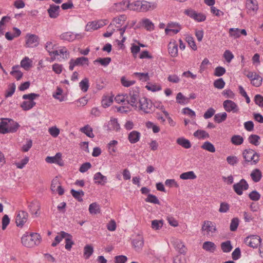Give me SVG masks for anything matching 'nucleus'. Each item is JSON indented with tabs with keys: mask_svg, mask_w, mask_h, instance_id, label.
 Instances as JSON below:
<instances>
[{
	"mask_svg": "<svg viewBox=\"0 0 263 263\" xmlns=\"http://www.w3.org/2000/svg\"><path fill=\"white\" fill-rule=\"evenodd\" d=\"M20 126L19 124L13 119H3L0 122V134H5L15 133Z\"/></svg>",
	"mask_w": 263,
	"mask_h": 263,
	"instance_id": "1",
	"label": "nucleus"
},
{
	"mask_svg": "<svg viewBox=\"0 0 263 263\" xmlns=\"http://www.w3.org/2000/svg\"><path fill=\"white\" fill-rule=\"evenodd\" d=\"M21 240L22 243L24 246L32 248L40 243L41 237L36 233H31L29 235L26 233L22 236Z\"/></svg>",
	"mask_w": 263,
	"mask_h": 263,
	"instance_id": "2",
	"label": "nucleus"
},
{
	"mask_svg": "<svg viewBox=\"0 0 263 263\" xmlns=\"http://www.w3.org/2000/svg\"><path fill=\"white\" fill-rule=\"evenodd\" d=\"M242 156L245 159L243 163L244 165L249 163L251 165H255L259 161V154L251 148L245 149L242 153Z\"/></svg>",
	"mask_w": 263,
	"mask_h": 263,
	"instance_id": "3",
	"label": "nucleus"
},
{
	"mask_svg": "<svg viewBox=\"0 0 263 263\" xmlns=\"http://www.w3.org/2000/svg\"><path fill=\"white\" fill-rule=\"evenodd\" d=\"M216 231V227L214 222L209 220H205L203 222L201 227V231L203 235L207 237H212Z\"/></svg>",
	"mask_w": 263,
	"mask_h": 263,
	"instance_id": "4",
	"label": "nucleus"
},
{
	"mask_svg": "<svg viewBox=\"0 0 263 263\" xmlns=\"http://www.w3.org/2000/svg\"><path fill=\"white\" fill-rule=\"evenodd\" d=\"M139 107L145 113L148 114L152 111L153 104L151 100L145 97L139 99Z\"/></svg>",
	"mask_w": 263,
	"mask_h": 263,
	"instance_id": "5",
	"label": "nucleus"
},
{
	"mask_svg": "<svg viewBox=\"0 0 263 263\" xmlns=\"http://www.w3.org/2000/svg\"><path fill=\"white\" fill-rule=\"evenodd\" d=\"M261 239L260 237L256 235H251L247 237L244 240L245 243L248 246L257 248L260 244Z\"/></svg>",
	"mask_w": 263,
	"mask_h": 263,
	"instance_id": "6",
	"label": "nucleus"
},
{
	"mask_svg": "<svg viewBox=\"0 0 263 263\" xmlns=\"http://www.w3.org/2000/svg\"><path fill=\"white\" fill-rule=\"evenodd\" d=\"M69 64V69L70 70L72 71L75 66H83L84 64L88 65L89 61L87 58L81 57L78 58L76 59H71L70 60Z\"/></svg>",
	"mask_w": 263,
	"mask_h": 263,
	"instance_id": "7",
	"label": "nucleus"
},
{
	"mask_svg": "<svg viewBox=\"0 0 263 263\" xmlns=\"http://www.w3.org/2000/svg\"><path fill=\"white\" fill-rule=\"evenodd\" d=\"M233 187L237 195H241L243 190H247L249 189V184L245 179H242L239 182L234 184Z\"/></svg>",
	"mask_w": 263,
	"mask_h": 263,
	"instance_id": "8",
	"label": "nucleus"
},
{
	"mask_svg": "<svg viewBox=\"0 0 263 263\" xmlns=\"http://www.w3.org/2000/svg\"><path fill=\"white\" fill-rule=\"evenodd\" d=\"M128 98L127 99V102L128 104H130L133 107H137L138 102L139 99V92L137 88L133 89L130 91Z\"/></svg>",
	"mask_w": 263,
	"mask_h": 263,
	"instance_id": "9",
	"label": "nucleus"
},
{
	"mask_svg": "<svg viewBox=\"0 0 263 263\" xmlns=\"http://www.w3.org/2000/svg\"><path fill=\"white\" fill-rule=\"evenodd\" d=\"M28 214L24 211H20L16 215L15 222L16 226L22 227L27 221Z\"/></svg>",
	"mask_w": 263,
	"mask_h": 263,
	"instance_id": "10",
	"label": "nucleus"
},
{
	"mask_svg": "<svg viewBox=\"0 0 263 263\" xmlns=\"http://www.w3.org/2000/svg\"><path fill=\"white\" fill-rule=\"evenodd\" d=\"M223 106L224 109L227 112L232 111L233 112H237L239 111V108L237 105L233 101L227 100L223 103Z\"/></svg>",
	"mask_w": 263,
	"mask_h": 263,
	"instance_id": "11",
	"label": "nucleus"
},
{
	"mask_svg": "<svg viewBox=\"0 0 263 263\" xmlns=\"http://www.w3.org/2000/svg\"><path fill=\"white\" fill-rule=\"evenodd\" d=\"M39 44V38L35 34H27L26 35V45L27 47H36Z\"/></svg>",
	"mask_w": 263,
	"mask_h": 263,
	"instance_id": "12",
	"label": "nucleus"
},
{
	"mask_svg": "<svg viewBox=\"0 0 263 263\" xmlns=\"http://www.w3.org/2000/svg\"><path fill=\"white\" fill-rule=\"evenodd\" d=\"M62 238L65 239V249L67 250H70L72 246L74 244L72 240V236L70 234H68L64 231H61L60 233Z\"/></svg>",
	"mask_w": 263,
	"mask_h": 263,
	"instance_id": "13",
	"label": "nucleus"
},
{
	"mask_svg": "<svg viewBox=\"0 0 263 263\" xmlns=\"http://www.w3.org/2000/svg\"><path fill=\"white\" fill-rule=\"evenodd\" d=\"M62 154L60 153H58L54 156L50 157L48 156L46 158V161L49 163H55L60 166L63 165V162L61 158Z\"/></svg>",
	"mask_w": 263,
	"mask_h": 263,
	"instance_id": "14",
	"label": "nucleus"
},
{
	"mask_svg": "<svg viewBox=\"0 0 263 263\" xmlns=\"http://www.w3.org/2000/svg\"><path fill=\"white\" fill-rule=\"evenodd\" d=\"M174 248L180 254H184L186 253V248L182 242L178 239H174L172 241Z\"/></svg>",
	"mask_w": 263,
	"mask_h": 263,
	"instance_id": "15",
	"label": "nucleus"
},
{
	"mask_svg": "<svg viewBox=\"0 0 263 263\" xmlns=\"http://www.w3.org/2000/svg\"><path fill=\"white\" fill-rule=\"evenodd\" d=\"M28 208L30 212L32 214L35 215L36 217H38L39 216L40 213H39V211L40 210L41 205L39 201L36 200L32 201L28 205Z\"/></svg>",
	"mask_w": 263,
	"mask_h": 263,
	"instance_id": "16",
	"label": "nucleus"
},
{
	"mask_svg": "<svg viewBox=\"0 0 263 263\" xmlns=\"http://www.w3.org/2000/svg\"><path fill=\"white\" fill-rule=\"evenodd\" d=\"M157 6L156 3L148 2L145 1H142V4L140 5L141 12H146L147 11L152 10L155 9Z\"/></svg>",
	"mask_w": 263,
	"mask_h": 263,
	"instance_id": "17",
	"label": "nucleus"
},
{
	"mask_svg": "<svg viewBox=\"0 0 263 263\" xmlns=\"http://www.w3.org/2000/svg\"><path fill=\"white\" fill-rule=\"evenodd\" d=\"M168 51L169 54L172 57H176L178 55V44L175 41L169 43Z\"/></svg>",
	"mask_w": 263,
	"mask_h": 263,
	"instance_id": "18",
	"label": "nucleus"
},
{
	"mask_svg": "<svg viewBox=\"0 0 263 263\" xmlns=\"http://www.w3.org/2000/svg\"><path fill=\"white\" fill-rule=\"evenodd\" d=\"M60 7L54 4L50 5L48 9V13L51 18H55L59 15Z\"/></svg>",
	"mask_w": 263,
	"mask_h": 263,
	"instance_id": "19",
	"label": "nucleus"
},
{
	"mask_svg": "<svg viewBox=\"0 0 263 263\" xmlns=\"http://www.w3.org/2000/svg\"><path fill=\"white\" fill-rule=\"evenodd\" d=\"M141 134L136 130H133L128 135V139L130 143L134 144L140 140Z\"/></svg>",
	"mask_w": 263,
	"mask_h": 263,
	"instance_id": "20",
	"label": "nucleus"
},
{
	"mask_svg": "<svg viewBox=\"0 0 263 263\" xmlns=\"http://www.w3.org/2000/svg\"><path fill=\"white\" fill-rule=\"evenodd\" d=\"M95 182L98 184L104 185L107 182V177L103 175L100 172L96 173L93 177Z\"/></svg>",
	"mask_w": 263,
	"mask_h": 263,
	"instance_id": "21",
	"label": "nucleus"
},
{
	"mask_svg": "<svg viewBox=\"0 0 263 263\" xmlns=\"http://www.w3.org/2000/svg\"><path fill=\"white\" fill-rule=\"evenodd\" d=\"M144 245L143 239L142 236H138L133 240V245L136 251L140 250Z\"/></svg>",
	"mask_w": 263,
	"mask_h": 263,
	"instance_id": "22",
	"label": "nucleus"
},
{
	"mask_svg": "<svg viewBox=\"0 0 263 263\" xmlns=\"http://www.w3.org/2000/svg\"><path fill=\"white\" fill-rule=\"evenodd\" d=\"M250 176L254 182H258L262 178V173L258 168H255L252 171Z\"/></svg>",
	"mask_w": 263,
	"mask_h": 263,
	"instance_id": "23",
	"label": "nucleus"
},
{
	"mask_svg": "<svg viewBox=\"0 0 263 263\" xmlns=\"http://www.w3.org/2000/svg\"><path fill=\"white\" fill-rule=\"evenodd\" d=\"M246 8L249 11H256L258 9V4L256 0H247Z\"/></svg>",
	"mask_w": 263,
	"mask_h": 263,
	"instance_id": "24",
	"label": "nucleus"
},
{
	"mask_svg": "<svg viewBox=\"0 0 263 263\" xmlns=\"http://www.w3.org/2000/svg\"><path fill=\"white\" fill-rule=\"evenodd\" d=\"M77 35L71 32H66L60 35V39L62 40L72 42L76 39Z\"/></svg>",
	"mask_w": 263,
	"mask_h": 263,
	"instance_id": "25",
	"label": "nucleus"
},
{
	"mask_svg": "<svg viewBox=\"0 0 263 263\" xmlns=\"http://www.w3.org/2000/svg\"><path fill=\"white\" fill-rule=\"evenodd\" d=\"M142 4V1H137L133 3H128L127 4V9L131 10L138 11L141 12L140 5Z\"/></svg>",
	"mask_w": 263,
	"mask_h": 263,
	"instance_id": "26",
	"label": "nucleus"
},
{
	"mask_svg": "<svg viewBox=\"0 0 263 263\" xmlns=\"http://www.w3.org/2000/svg\"><path fill=\"white\" fill-rule=\"evenodd\" d=\"M202 248L208 252H214L216 249L215 244L211 241H205L203 243Z\"/></svg>",
	"mask_w": 263,
	"mask_h": 263,
	"instance_id": "27",
	"label": "nucleus"
},
{
	"mask_svg": "<svg viewBox=\"0 0 263 263\" xmlns=\"http://www.w3.org/2000/svg\"><path fill=\"white\" fill-rule=\"evenodd\" d=\"M176 142L178 144L186 149L190 148L192 146L190 141L183 137L178 138Z\"/></svg>",
	"mask_w": 263,
	"mask_h": 263,
	"instance_id": "28",
	"label": "nucleus"
},
{
	"mask_svg": "<svg viewBox=\"0 0 263 263\" xmlns=\"http://www.w3.org/2000/svg\"><path fill=\"white\" fill-rule=\"evenodd\" d=\"M72 196L79 202L83 201L82 197L84 195V192L82 190L76 191L74 189L70 190Z\"/></svg>",
	"mask_w": 263,
	"mask_h": 263,
	"instance_id": "29",
	"label": "nucleus"
},
{
	"mask_svg": "<svg viewBox=\"0 0 263 263\" xmlns=\"http://www.w3.org/2000/svg\"><path fill=\"white\" fill-rule=\"evenodd\" d=\"M197 177L193 171H189L182 173L180 175V178L183 180L195 179Z\"/></svg>",
	"mask_w": 263,
	"mask_h": 263,
	"instance_id": "30",
	"label": "nucleus"
},
{
	"mask_svg": "<svg viewBox=\"0 0 263 263\" xmlns=\"http://www.w3.org/2000/svg\"><path fill=\"white\" fill-rule=\"evenodd\" d=\"M89 211L91 214H97L101 212L100 205L96 202H93L89 205Z\"/></svg>",
	"mask_w": 263,
	"mask_h": 263,
	"instance_id": "31",
	"label": "nucleus"
},
{
	"mask_svg": "<svg viewBox=\"0 0 263 263\" xmlns=\"http://www.w3.org/2000/svg\"><path fill=\"white\" fill-rule=\"evenodd\" d=\"M227 117V114L226 112H223L222 113H218L215 115L214 117V120L215 122L220 123L224 121Z\"/></svg>",
	"mask_w": 263,
	"mask_h": 263,
	"instance_id": "32",
	"label": "nucleus"
},
{
	"mask_svg": "<svg viewBox=\"0 0 263 263\" xmlns=\"http://www.w3.org/2000/svg\"><path fill=\"white\" fill-rule=\"evenodd\" d=\"M93 252V248L89 245H86L84 248V256L85 259H88Z\"/></svg>",
	"mask_w": 263,
	"mask_h": 263,
	"instance_id": "33",
	"label": "nucleus"
},
{
	"mask_svg": "<svg viewBox=\"0 0 263 263\" xmlns=\"http://www.w3.org/2000/svg\"><path fill=\"white\" fill-rule=\"evenodd\" d=\"M109 125L110 126L109 127L110 130H116L117 132L120 129V126L118 122L117 119H111L109 122Z\"/></svg>",
	"mask_w": 263,
	"mask_h": 263,
	"instance_id": "34",
	"label": "nucleus"
},
{
	"mask_svg": "<svg viewBox=\"0 0 263 263\" xmlns=\"http://www.w3.org/2000/svg\"><path fill=\"white\" fill-rule=\"evenodd\" d=\"M36 104L34 101H25L21 105L24 110H28L33 108Z\"/></svg>",
	"mask_w": 263,
	"mask_h": 263,
	"instance_id": "35",
	"label": "nucleus"
},
{
	"mask_svg": "<svg viewBox=\"0 0 263 263\" xmlns=\"http://www.w3.org/2000/svg\"><path fill=\"white\" fill-rule=\"evenodd\" d=\"M231 142L235 145H239L243 143V138L240 135H235L231 137Z\"/></svg>",
	"mask_w": 263,
	"mask_h": 263,
	"instance_id": "36",
	"label": "nucleus"
},
{
	"mask_svg": "<svg viewBox=\"0 0 263 263\" xmlns=\"http://www.w3.org/2000/svg\"><path fill=\"white\" fill-rule=\"evenodd\" d=\"M111 58L109 57H106L104 58H98L93 61V63H99L101 65L104 66H107L111 62Z\"/></svg>",
	"mask_w": 263,
	"mask_h": 263,
	"instance_id": "37",
	"label": "nucleus"
},
{
	"mask_svg": "<svg viewBox=\"0 0 263 263\" xmlns=\"http://www.w3.org/2000/svg\"><path fill=\"white\" fill-rule=\"evenodd\" d=\"M221 248L223 252L228 253L232 250L233 247L231 244V241L228 240L221 243Z\"/></svg>",
	"mask_w": 263,
	"mask_h": 263,
	"instance_id": "38",
	"label": "nucleus"
},
{
	"mask_svg": "<svg viewBox=\"0 0 263 263\" xmlns=\"http://www.w3.org/2000/svg\"><path fill=\"white\" fill-rule=\"evenodd\" d=\"M260 137L257 135H251L248 138L249 142L255 146L259 145Z\"/></svg>",
	"mask_w": 263,
	"mask_h": 263,
	"instance_id": "39",
	"label": "nucleus"
},
{
	"mask_svg": "<svg viewBox=\"0 0 263 263\" xmlns=\"http://www.w3.org/2000/svg\"><path fill=\"white\" fill-rule=\"evenodd\" d=\"M194 136L199 139L209 138V134L203 130H197L194 133Z\"/></svg>",
	"mask_w": 263,
	"mask_h": 263,
	"instance_id": "40",
	"label": "nucleus"
},
{
	"mask_svg": "<svg viewBox=\"0 0 263 263\" xmlns=\"http://www.w3.org/2000/svg\"><path fill=\"white\" fill-rule=\"evenodd\" d=\"M32 61L27 57H25L21 62V66L25 70H28L31 66Z\"/></svg>",
	"mask_w": 263,
	"mask_h": 263,
	"instance_id": "41",
	"label": "nucleus"
},
{
	"mask_svg": "<svg viewBox=\"0 0 263 263\" xmlns=\"http://www.w3.org/2000/svg\"><path fill=\"white\" fill-rule=\"evenodd\" d=\"M146 202L152 203L156 204H160V202L157 197L153 194H148L147 198L145 199Z\"/></svg>",
	"mask_w": 263,
	"mask_h": 263,
	"instance_id": "42",
	"label": "nucleus"
},
{
	"mask_svg": "<svg viewBox=\"0 0 263 263\" xmlns=\"http://www.w3.org/2000/svg\"><path fill=\"white\" fill-rule=\"evenodd\" d=\"M79 86L83 92H86L89 88V80L88 78H84L79 83Z\"/></svg>",
	"mask_w": 263,
	"mask_h": 263,
	"instance_id": "43",
	"label": "nucleus"
},
{
	"mask_svg": "<svg viewBox=\"0 0 263 263\" xmlns=\"http://www.w3.org/2000/svg\"><path fill=\"white\" fill-rule=\"evenodd\" d=\"M201 147L210 152L214 153L215 152V148L213 144L209 141L205 142L201 146Z\"/></svg>",
	"mask_w": 263,
	"mask_h": 263,
	"instance_id": "44",
	"label": "nucleus"
},
{
	"mask_svg": "<svg viewBox=\"0 0 263 263\" xmlns=\"http://www.w3.org/2000/svg\"><path fill=\"white\" fill-rule=\"evenodd\" d=\"M15 85L14 83H11L8 86V89L6 91L5 94V98L11 97L15 90Z\"/></svg>",
	"mask_w": 263,
	"mask_h": 263,
	"instance_id": "45",
	"label": "nucleus"
},
{
	"mask_svg": "<svg viewBox=\"0 0 263 263\" xmlns=\"http://www.w3.org/2000/svg\"><path fill=\"white\" fill-rule=\"evenodd\" d=\"M177 102L180 104H185L189 101V99L184 97L181 92H179L176 96Z\"/></svg>",
	"mask_w": 263,
	"mask_h": 263,
	"instance_id": "46",
	"label": "nucleus"
},
{
	"mask_svg": "<svg viewBox=\"0 0 263 263\" xmlns=\"http://www.w3.org/2000/svg\"><path fill=\"white\" fill-rule=\"evenodd\" d=\"M134 74L139 78V80L143 82L147 81L149 80L148 73L135 72Z\"/></svg>",
	"mask_w": 263,
	"mask_h": 263,
	"instance_id": "47",
	"label": "nucleus"
},
{
	"mask_svg": "<svg viewBox=\"0 0 263 263\" xmlns=\"http://www.w3.org/2000/svg\"><path fill=\"white\" fill-rule=\"evenodd\" d=\"M81 131L84 133L89 137L92 138L94 137V135L92 133V129L88 125L85 126L84 127L81 128Z\"/></svg>",
	"mask_w": 263,
	"mask_h": 263,
	"instance_id": "48",
	"label": "nucleus"
},
{
	"mask_svg": "<svg viewBox=\"0 0 263 263\" xmlns=\"http://www.w3.org/2000/svg\"><path fill=\"white\" fill-rule=\"evenodd\" d=\"M143 25L147 30H152L154 28V24L148 18L143 19L142 21Z\"/></svg>",
	"mask_w": 263,
	"mask_h": 263,
	"instance_id": "49",
	"label": "nucleus"
},
{
	"mask_svg": "<svg viewBox=\"0 0 263 263\" xmlns=\"http://www.w3.org/2000/svg\"><path fill=\"white\" fill-rule=\"evenodd\" d=\"M118 142L116 140H111L108 144V148L109 152L110 154L113 155V153L116 152L117 148L115 146L117 144Z\"/></svg>",
	"mask_w": 263,
	"mask_h": 263,
	"instance_id": "50",
	"label": "nucleus"
},
{
	"mask_svg": "<svg viewBox=\"0 0 263 263\" xmlns=\"http://www.w3.org/2000/svg\"><path fill=\"white\" fill-rule=\"evenodd\" d=\"M239 219L237 218H233L231 221L230 229L231 231H235L239 225Z\"/></svg>",
	"mask_w": 263,
	"mask_h": 263,
	"instance_id": "51",
	"label": "nucleus"
},
{
	"mask_svg": "<svg viewBox=\"0 0 263 263\" xmlns=\"http://www.w3.org/2000/svg\"><path fill=\"white\" fill-rule=\"evenodd\" d=\"M249 197L251 200L257 201L259 200L260 198V195L256 191H253L249 193Z\"/></svg>",
	"mask_w": 263,
	"mask_h": 263,
	"instance_id": "52",
	"label": "nucleus"
},
{
	"mask_svg": "<svg viewBox=\"0 0 263 263\" xmlns=\"http://www.w3.org/2000/svg\"><path fill=\"white\" fill-rule=\"evenodd\" d=\"M162 226V220H154L152 221V228L155 230L160 229Z\"/></svg>",
	"mask_w": 263,
	"mask_h": 263,
	"instance_id": "53",
	"label": "nucleus"
},
{
	"mask_svg": "<svg viewBox=\"0 0 263 263\" xmlns=\"http://www.w3.org/2000/svg\"><path fill=\"white\" fill-rule=\"evenodd\" d=\"M262 80V78L258 74L251 80V83L255 87H259L261 84Z\"/></svg>",
	"mask_w": 263,
	"mask_h": 263,
	"instance_id": "54",
	"label": "nucleus"
},
{
	"mask_svg": "<svg viewBox=\"0 0 263 263\" xmlns=\"http://www.w3.org/2000/svg\"><path fill=\"white\" fill-rule=\"evenodd\" d=\"M225 85V82L222 78L215 80L214 82V86L218 89H222Z\"/></svg>",
	"mask_w": 263,
	"mask_h": 263,
	"instance_id": "55",
	"label": "nucleus"
},
{
	"mask_svg": "<svg viewBox=\"0 0 263 263\" xmlns=\"http://www.w3.org/2000/svg\"><path fill=\"white\" fill-rule=\"evenodd\" d=\"M29 157L26 156L24 158L22 159L20 162L15 163V165L18 168L22 169L25 165L29 162Z\"/></svg>",
	"mask_w": 263,
	"mask_h": 263,
	"instance_id": "56",
	"label": "nucleus"
},
{
	"mask_svg": "<svg viewBox=\"0 0 263 263\" xmlns=\"http://www.w3.org/2000/svg\"><path fill=\"white\" fill-rule=\"evenodd\" d=\"M99 28H100L99 24L97 22H92L88 24L86 26L87 31H89L90 29L95 30Z\"/></svg>",
	"mask_w": 263,
	"mask_h": 263,
	"instance_id": "57",
	"label": "nucleus"
},
{
	"mask_svg": "<svg viewBox=\"0 0 263 263\" xmlns=\"http://www.w3.org/2000/svg\"><path fill=\"white\" fill-rule=\"evenodd\" d=\"M226 69L221 66H218L215 69L214 75L217 77L223 76L226 73Z\"/></svg>",
	"mask_w": 263,
	"mask_h": 263,
	"instance_id": "58",
	"label": "nucleus"
},
{
	"mask_svg": "<svg viewBox=\"0 0 263 263\" xmlns=\"http://www.w3.org/2000/svg\"><path fill=\"white\" fill-rule=\"evenodd\" d=\"M230 209V205L225 202H222L220 203V208L218 211L220 213H226Z\"/></svg>",
	"mask_w": 263,
	"mask_h": 263,
	"instance_id": "59",
	"label": "nucleus"
},
{
	"mask_svg": "<svg viewBox=\"0 0 263 263\" xmlns=\"http://www.w3.org/2000/svg\"><path fill=\"white\" fill-rule=\"evenodd\" d=\"M128 98V96L127 94L125 95H118L116 96L115 98L116 102L118 103H120L121 102H124L125 101H127V99Z\"/></svg>",
	"mask_w": 263,
	"mask_h": 263,
	"instance_id": "60",
	"label": "nucleus"
},
{
	"mask_svg": "<svg viewBox=\"0 0 263 263\" xmlns=\"http://www.w3.org/2000/svg\"><path fill=\"white\" fill-rule=\"evenodd\" d=\"M60 183L58 177H55L52 179L50 187L52 192H55V189L58 185H60Z\"/></svg>",
	"mask_w": 263,
	"mask_h": 263,
	"instance_id": "61",
	"label": "nucleus"
},
{
	"mask_svg": "<svg viewBox=\"0 0 263 263\" xmlns=\"http://www.w3.org/2000/svg\"><path fill=\"white\" fill-rule=\"evenodd\" d=\"M223 57L228 63H230L234 58V55L230 50H227L223 53Z\"/></svg>",
	"mask_w": 263,
	"mask_h": 263,
	"instance_id": "62",
	"label": "nucleus"
},
{
	"mask_svg": "<svg viewBox=\"0 0 263 263\" xmlns=\"http://www.w3.org/2000/svg\"><path fill=\"white\" fill-rule=\"evenodd\" d=\"M254 102L259 106L263 107V97L260 95H256L254 97Z\"/></svg>",
	"mask_w": 263,
	"mask_h": 263,
	"instance_id": "63",
	"label": "nucleus"
},
{
	"mask_svg": "<svg viewBox=\"0 0 263 263\" xmlns=\"http://www.w3.org/2000/svg\"><path fill=\"white\" fill-rule=\"evenodd\" d=\"M127 260V257L124 255L116 256L115 257V263H125Z\"/></svg>",
	"mask_w": 263,
	"mask_h": 263,
	"instance_id": "64",
	"label": "nucleus"
}]
</instances>
